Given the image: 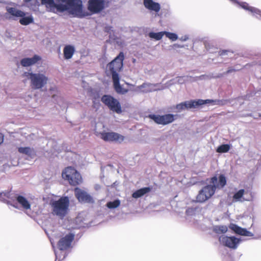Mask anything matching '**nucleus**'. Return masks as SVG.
I'll use <instances>...</instances> for the list:
<instances>
[{"label":"nucleus","mask_w":261,"mask_h":261,"mask_svg":"<svg viewBox=\"0 0 261 261\" xmlns=\"http://www.w3.org/2000/svg\"><path fill=\"white\" fill-rule=\"evenodd\" d=\"M152 189V187H145L140 188L135 191L132 193V196L135 199L141 198L150 192Z\"/></svg>","instance_id":"4be33fe9"},{"label":"nucleus","mask_w":261,"mask_h":261,"mask_svg":"<svg viewBox=\"0 0 261 261\" xmlns=\"http://www.w3.org/2000/svg\"><path fill=\"white\" fill-rule=\"evenodd\" d=\"M249 97H250V95H249V94H247L246 95L245 99H247V98H249Z\"/></svg>","instance_id":"8fccbe9b"},{"label":"nucleus","mask_w":261,"mask_h":261,"mask_svg":"<svg viewBox=\"0 0 261 261\" xmlns=\"http://www.w3.org/2000/svg\"><path fill=\"white\" fill-rule=\"evenodd\" d=\"M15 199H14L13 200H12V202L11 201H10V200L9 201V204H8V205H10L11 206H12L13 207L16 208H18V204H19L18 203H17V202L16 201V202L14 201Z\"/></svg>","instance_id":"58836bf2"},{"label":"nucleus","mask_w":261,"mask_h":261,"mask_svg":"<svg viewBox=\"0 0 261 261\" xmlns=\"http://www.w3.org/2000/svg\"><path fill=\"white\" fill-rule=\"evenodd\" d=\"M104 31L105 32L110 34L109 37L110 38L115 39V38H114L111 35L112 33H114L113 28L112 26L109 25L105 26L104 28Z\"/></svg>","instance_id":"72a5a7b5"},{"label":"nucleus","mask_w":261,"mask_h":261,"mask_svg":"<svg viewBox=\"0 0 261 261\" xmlns=\"http://www.w3.org/2000/svg\"><path fill=\"white\" fill-rule=\"evenodd\" d=\"M178 117V115L172 113H167L164 115L150 114L148 115V118L153 121L158 125L163 126L168 125L174 122Z\"/></svg>","instance_id":"1a4fd4ad"},{"label":"nucleus","mask_w":261,"mask_h":261,"mask_svg":"<svg viewBox=\"0 0 261 261\" xmlns=\"http://www.w3.org/2000/svg\"><path fill=\"white\" fill-rule=\"evenodd\" d=\"M260 64H261V63Z\"/></svg>","instance_id":"5fc2aeb1"},{"label":"nucleus","mask_w":261,"mask_h":261,"mask_svg":"<svg viewBox=\"0 0 261 261\" xmlns=\"http://www.w3.org/2000/svg\"><path fill=\"white\" fill-rule=\"evenodd\" d=\"M143 4L145 8L150 11L158 13L161 9L160 4L153 0H143Z\"/></svg>","instance_id":"aec40b11"},{"label":"nucleus","mask_w":261,"mask_h":261,"mask_svg":"<svg viewBox=\"0 0 261 261\" xmlns=\"http://www.w3.org/2000/svg\"><path fill=\"white\" fill-rule=\"evenodd\" d=\"M41 4L45 6L48 12L56 13L60 5H64L68 2L64 0H40Z\"/></svg>","instance_id":"dca6fc26"},{"label":"nucleus","mask_w":261,"mask_h":261,"mask_svg":"<svg viewBox=\"0 0 261 261\" xmlns=\"http://www.w3.org/2000/svg\"><path fill=\"white\" fill-rule=\"evenodd\" d=\"M100 98V94L98 91H95L93 93L92 99V100H99Z\"/></svg>","instance_id":"c9c22d12"},{"label":"nucleus","mask_w":261,"mask_h":261,"mask_svg":"<svg viewBox=\"0 0 261 261\" xmlns=\"http://www.w3.org/2000/svg\"><path fill=\"white\" fill-rule=\"evenodd\" d=\"M193 211V208H188L187 210H186V214L187 215H191V213Z\"/></svg>","instance_id":"49530a36"},{"label":"nucleus","mask_w":261,"mask_h":261,"mask_svg":"<svg viewBox=\"0 0 261 261\" xmlns=\"http://www.w3.org/2000/svg\"><path fill=\"white\" fill-rule=\"evenodd\" d=\"M227 99H201V106L206 104H211L212 105L224 106L228 102Z\"/></svg>","instance_id":"393cba45"},{"label":"nucleus","mask_w":261,"mask_h":261,"mask_svg":"<svg viewBox=\"0 0 261 261\" xmlns=\"http://www.w3.org/2000/svg\"><path fill=\"white\" fill-rule=\"evenodd\" d=\"M42 57L37 54H35L32 57H24L20 61V64L22 67H30L41 61Z\"/></svg>","instance_id":"a211bd4d"},{"label":"nucleus","mask_w":261,"mask_h":261,"mask_svg":"<svg viewBox=\"0 0 261 261\" xmlns=\"http://www.w3.org/2000/svg\"><path fill=\"white\" fill-rule=\"evenodd\" d=\"M164 35L172 41H175L178 39V37L176 33L164 31Z\"/></svg>","instance_id":"473e14b6"},{"label":"nucleus","mask_w":261,"mask_h":261,"mask_svg":"<svg viewBox=\"0 0 261 261\" xmlns=\"http://www.w3.org/2000/svg\"><path fill=\"white\" fill-rule=\"evenodd\" d=\"M74 195L80 203L92 204L94 202V200L92 196L85 191L77 187L75 188Z\"/></svg>","instance_id":"ddd939ff"},{"label":"nucleus","mask_w":261,"mask_h":261,"mask_svg":"<svg viewBox=\"0 0 261 261\" xmlns=\"http://www.w3.org/2000/svg\"><path fill=\"white\" fill-rule=\"evenodd\" d=\"M62 176L63 178L68 181L72 186L79 185L82 181L81 174L74 168L67 167L62 171Z\"/></svg>","instance_id":"423d86ee"},{"label":"nucleus","mask_w":261,"mask_h":261,"mask_svg":"<svg viewBox=\"0 0 261 261\" xmlns=\"http://www.w3.org/2000/svg\"><path fill=\"white\" fill-rule=\"evenodd\" d=\"M237 70H238L232 67H229L228 68L227 70L225 72V73L226 75H227V74L231 73H232L233 72H235V71H236Z\"/></svg>","instance_id":"4c0bfd02"},{"label":"nucleus","mask_w":261,"mask_h":261,"mask_svg":"<svg viewBox=\"0 0 261 261\" xmlns=\"http://www.w3.org/2000/svg\"><path fill=\"white\" fill-rule=\"evenodd\" d=\"M259 116L261 117V113L259 114Z\"/></svg>","instance_id":"603ef678"},{"label":"nucleus","mask_w":261,"mask_h":261,"mask_svg":"<svg viewBox=\"0 0 261 261\" xmlns=\"http://www.w3.org/2000/svg\"><path fill=\"white\" fill-rule=\"evenodd\" d=\"M231 145L229 144H222L218 146L216 149V152L219 153H226L229 151Z\"/></svg>","instance_id":"c85d7f7f"},{"label":"nucleus","mask_w":261,"mask_h":261,"mask_svg":"<svg viewBox=\"0 0 261 261\" xmlns=\"http://www.w3.org/2000/svg\"><path fill=\"white\" fill-rule=\"evenodd\" d=\"M75 51V47L71 44L66 45L63 48V57L65 60L72 58Z\"/></svg>","instance_id":"5701e85b"},{"label":"nucleus","mask_w":261,"mask_h":261,"mask_svg":"<svg viewBox=\"0 0 261 261\" xmlns=\"http://www.w3.org/2000/svg\"><path fill=\"white\" fill-rule=\"evenodd\" d=\"M12 195L11 189L0 191V201L9 204V201L8 199L13 200L14 196Z\"/></svg>","instance_id":"a878e982"},{"label":"nucleus","mask_w":261,"mask_h":261,"mask_svg":"<svg viewBox=\"0 0 261 261\" xmlns=\"http://www.w3.org/2000/svg\"><path fill=\"white\" fill-rule=\"evenodd\" d=\"M93 103V106L95 108H99L100 106V103L99 100H92Z\"/></svg>","instance_id":"e433bc0d"},{"label":"nucleus","mask_w":261,"mask_h":261,"mask_svg":"<svg viewBox=\"0 0 261 261\" xmlns=\"http://www.w3.org/2000/svg\"><path fill=\"white\" fill-rule=\"evenodd\" d=\"M4 136L3 134L0 133V145L4 142Z\"/></svg>","instance_id":"a18cd8bd"},{"label":"nucleus","mask_w":261,"mask_h":261,"mask_svg":"<svg viewBox=\"0 0 261 261\" xmlns=\"http://www.w3.org/2000/svg\"><path fill=\"white\" fill-rule=\"evenodd\" d=\"M164 35V31H161L159 32H150L148 34V36L152 40L155 41H159L161 40Z\"/></svg>","instance_id":"bb28decb"},{"label":"nucleus","mask_w":261,"mask_h":261,"mask_svg":"<svg viewBox=\"0 0 261 261\" xmlns=\"http://www.w3.org/2000/svg\"><path fill=\"white\" fill-rule=\"evenodd\" d=\"M204 76V75H202L200 76V77H203Z\"/></svg>","instance_id":"3c124183"},{"label":"nucleus","mask_w":261,"mask_h":261,"mask_svg":"<svg viewBox=\"0 0 261 261\" xmlns=\"http://www.w3.org/2000/svg\"><path fill=\"white\" fill-rule=\"evenodd\" d=\"M23 76L27 77L30 81L31 88L34 90H39L43 88L47 83L48 78L44 73L25 71L23 73Z\"/></svg>","instance_id":"39448f33"},{"label":"nucleus","mask_w":261,"mask_h":261,"mask_svg":"<svg viewBox=\"0 0 261 261\" xmlns=\"http://www.w3.org/2000/svg\"><path fill=\"white\" fill-rule=\"evenodd\" d=\"M121 201L119 199H114L113 201H109L107 202L106 206L109 209H115L119 207Z\"/></svg>","instance_id":"cd10ccee"},{"label":"nucleus","mask_w":261,"mask_h":261,"mask_svg":"<svg viewBox=\"0 0 261 261\" xmlns=\"http://www.w3.org/2000/svg\"><path fill=\"white\" fill-rule=\"evenodd\" d=\"M150 84L147 83H143L142 85L139 86V89H142L145 88L147 86L150 85Z\"/></svg>","instance_id":"37998d69"},{"label":"nucleus","mask_w":261,"mask_h":261,"mask_svg":"<svg viewBox=\"0 0 261 261\" xmlns=\"http://www.w3.org/2000/svg\"><path fill=\"white\" fill-rule=\"evenodd\" d=\"M95 188L96 190H97L98 189H99L100 188V186L99 185H96L95 186Z\"/></svg>","instance_id":"de8ad7c7"},{"label":"nucleus","mask_w":261,"mask_h":261,"mask_svg":"<svg viewBox=\"0 0 261 261\" xmlns=\"http://www.w3.org/2000/svg\"><path fill=\"white\" fill-rule=\"evenodd\" d=\"M25 5L31 9H34L39 6L38 0H23Z\"/></svg>","instance_id":"7c9ffc66"},{"label":"nucleus","mask_w":261,"mask_h":261,"mask_svg":"<svg viewBox=\"0 0 261 261\" xmlns=\"http://www.w3.org/2000/svg\"><path fill=\"white\" fill-rule=\"evenodd\" d=\"M114 89L115 91L120 94H125L128 91V89L124 88L120 84V76L112 77Z\"/></svg>","instance_id":"412c9836"},{"label":"nucleus","mask_w":261,"mask_h":261,"mask_svg":"<svg viewBox=\"0 0 261 261\" xmlns=\"http://www.w3.org/2000/svg\"><path fill=\"white\" fill-rule=\"evenodd\" d=\"M180 79H181V77H180ZM178 82L180 83V84H182L183 83V82L181 81V79H179L178 80Z\"/></svg>","instance_id":"09e8293b"},{"label":"nucleus","mask_w":261,"mask_h":261,"mask_svg":"<svg viewBox=\"0 0 261 261\" xmlns=\"http://www.w3.org/2000/svg\"><path fill=\"white\" fill-rule=\"evenodd\" d=\"M55 255H56V260L55 261H60L61 260H62V259H64V258H65V257H66V256L67 255V254H65L63 257L62 258H60L61 257H59L58 255H57V252H56V251H55Z\"/></svg>","instance_id":"ea45409f"},{"label":"nucleus","mask_w":261,"mask_h":261,"mask_svg":"<svg viewBox=\"0 0 261 261\" xmlns=\"http://www.w3.org/2000/svg\"><path fill=\"white\" fill-rule=\"evenodd\" d=\"M228 53H233L232 51H230L229 49H222L219 51V55L220 56H224L227 55Z\"/></svg>","instance_id":"f704fd0d"},{"label":"nucleus","mask_w":261,"mask_h":261,"mask_svg":"<svg viewBox=\"0 0 261 261\" xmlns=\"http://www.w3.org/2000/svg\"><path fill=\"white\" fill-rule=\"evenodd\" d=\"M228 228L232 230V232L237 234L245 237H253V233L248 230L245 228L241 227L237 224L230 223L228 225Z\"/></svg>","instance_id":"f3484780"},{"label":"nucleus","mask_w":261,"mask_h":261,"mask_svg":"<svg viewBox=\"0 0 261 261\" xmlns=\"http://www.w3.org/2000/svg\"><path fill=\"white\" fill-rule=\"evenodd\" d=\"M7 13L5 16L8 19L16 20V17H19V22L23 25H28L34 22V18L32 14L26 13L14 7L7 6Z\"/></svg>","instance_id":"20e7f679"},{"label":"nucleus","mask_w":261,"mask_h":261,"mask_svg":"<svg viewBox=\"0 0 261 261\" xmlns=\"http://www.w3.org/2000/svg\"><path fill=\"white\" fill-rule=\"evenodd\" d=\"M234 4H236L243 9L249 12L253 16L259 20H261V10L259 9L249 6L246 2H240L238 0H229Z\"/></svg>","instance_id":"f8f14e48"},{"label":"nucleus","mask_w":261,"mask_h":261,"mask_svg":"<svg viewBox=\"0 0 261 261\" xmlns=\"http://www.w3.org/2000/svg\"><path fill=\"white\" fill-rule=\"evenodd\" d=\"M51 214L63 219L69 211V199L68 196H62L58 200L51 199L49 201Z\"/></svg>","instance_id":"7ed1b4c3"},{"label":"nucleus","mask_w":261,"mask_h":261,"mask_svg":"<svg viewBox=\"0 0 261 261\" xmlns=\"http://www.w3.org/2000/svg\"><path fill=\"white\" fill-rule=\"evenodd\" d=\"M75 233L69 232L62 237L57 243V246L61 251H64L71 247V243L73 241Z\"/></svg>","instance_id":"9b49d317"},{"label":"nucleus","mask_w":261,"mask_h":261,"mask_svg":"<svg viewBox=\"0 0 261 261\" xmlns=\"http://www.w3.org/2000/svg\"><path fill=\"white\" fill-rule=\"evenodd\" d=\"M124 55L123 51H120L118 55L108 64L109 71L111 77L119 76L118 71H120L123 67Z\"/></svg>","instance_id":"0eeeda50"},{"label":"nucleus","mask_w":261,"mask_h":261,"mask_svg":"<svg viewBox=\"0 0 261 261\" xmlns=\"http://www.w3.org/2000/svg\"><path fill=\"white\" fill-rule=\"evenodd\" d=\"M68 2L64 5L59 6L56 13L67 12L74 17L83 18L93 14L100 13L105 8L106 0H88L87 9L89 12L84 10L82 0H64Z\"/></svg>","instance_id":"f257e3e1"},{"label":"nucleus","mask_w":261,"mask_h":261,"mask_svg":"<svg viewBox=\"0 0 261 261\" xmlns=\"http://www.w3.org/2000/svg\"><path fill=\"white\" fill-rule=\"evenodd\" d=\"M18 151L20 153L25 154L31 159H34L36 156V151L30 147H19Z\"/></svg>","instance_id":"b1692460"},{"label":"nucleus","mask_w":261,"mask_h":261,"mask_svg":"<svg viewBox=\"0 0 261 261\" xmlns=\"http://www.w3.org/2000/svg\"><path fill=\"white\" fill-rule=\"evenodd\" d=\"M227 184V178L224 174H215L210 178V184L204 186L196 196L197 202L202 203L211 198L217 189L224 188Z\"/></svg>","instance_id":"f03ea898"},{"label":"nucleus","mask_w":261,"mask_h":261,"mask_svg":"<svg viewBox=\"0 0 261 261\" xmlns=\"http://www.w3.org/2000/svg\"><path fill=\"white\" fill-rule=\"evenodd\" d=\"M260 91H261V89L260 90Z\"/></svg>","instance_id":"864d4df0"},{"label":"nucleus","mask_w":261,"mask_h":261,"mask_svg":"<svg viewBox=\"0 0 261 261\" xmlns=\"http://www.w3.org/2000/svg\"><path fill=\"white\" fill-rule=\"evenodd\" d=\"M101 101L110 111L117 114H121L122 113V111L120 102L112 95L104 94L101 97Z\"/></svg>","instance_id":"6e6552de"},{"label":"nucleus","mask_w":261,"mask_h":261,"mask_svg":"<svg viewBox=\"0 0 261 261\" xmlns=\"http://www.w3.org/2000/svg\"><path fill=\"white\" fill-rule=\"evenodd\" d=\"M13 199L18 203L24 209L29 210L31 208V204L28 200L23 196L13 193Z\"/></svg>","instance_id":"6ab92c4d"},{"label":"nucleus","mask_w":261,"mask_h":261,"mask_svg":"<svg viewBox=\"0 0 261 261\" xmlns=\"http://www.w3.org/2000/svg\"><path fill=\"white\" fill-rule=\"evenodd\" d=\"M213 231L216 233H225L228 230V227L226 225H215L213 227Z\"/></svg>","instance_id":"c756f323"},{"label":"nucleus","mask_w":261,"mask_h":261,"mask_svg":"<svg viewBox=\"0 0 261 261\" xmlns=\"http://www.w3.org/2000/svg\"><path fill=\"white\" fill-rule=\"evenodd\" d=\"M179 39L181 41H186L189 39V36L186 35L185 36H181L179 38Z\"/></svg>","instance_id":"79ce46f5"},{"label":"nucleus","mask_w":261,"mask_h":261,"mask_svg":"<svg viewBox=\"0 0 261 261\" xmlns=\"http://www.w3.org/2000/svg\"><path fill=\"white\" fill-rule=\"evenodd\" d=\"M225 75V72H224L223 73H218L217 75L213 76V77L215 79L221 78Z\"/></svg>","instance_id":"a19ab883"},{"label":"nucleus","mask_w":261,"mask_h":261,"mask_svg":"<svg viewBox=\"0 0 261 261\" xmlns=\"http://www.w3.org/2000/svg\"><path fill=\"white\" fill-rule=\"evenodd\" d=\"M184 47V46L183 45H180V44H174L173 45V47L174 48H183Z\"/></svg>","instance_id":"c03bdc74"},{"label":"nucleus","mask_w":261,"mask_h":261,"mask_svg":"<svg viewBox=\"0 0 261 261\" xmlns=\"http://www.w3.org/2000/svg\"><path fill=\"white\" fill-rule=\"evenodd\" d=\"M244 193V189H240L239 191L234 193V194H233L232 197L233 200L234 201H240L241 198L243 197Z\"/></svg>","instance_id":"2f4dec72"},{"label":"nucleus","mask_w":261,"mask_h":261,"mask_svg":"<svg viewBox=\"0 0 261 261\" xmlns=\"http://www.w3.org/2000/svg\"><path fill=\"white\" fill-rule=\"evenodd\" d=\"M201 107V99H197L182 102L176 105V108L178 112H180L185 109L199 108Z\"/></svg>","instance_id":"4468645a"},{"label":"nucleus","mask_w":261,"mask_h":261,"mask_svg":"<svg viewBox=\"0 0 261 261\" xmlns=\"http://www.w3.org/2000/svg\"><path fill=\"white\" fill-rule=\"evenodd\" d=\"M220 243L230 249H236L242 241L241 238L235 236L222 235L219 238Z\"/></svg>","instance_id":"9d476101"},{"label":"nucleus","mask_w":261,"mask_h":261,"mask_svg":"<svg viewBox=\"0 0 261 261\" xmlns=\"http://www.w3.org/2000/svg\"><path fill=\"white\" fill-rule=\"evenodd\" d=\"M100 138L105 141L108 142H113L118 141L119 142H122L124 139L123 136L115 132H106L103 131L100 133Z\"/></svg>","instance_id":"2eb2a0df"}]
</instances>
